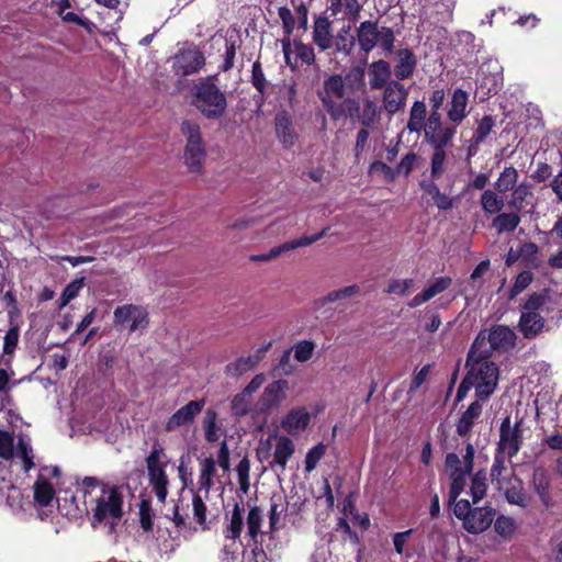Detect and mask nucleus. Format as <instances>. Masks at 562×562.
Listing matches in <instances>:
<instances>
[{
  "mask_svg": "<svg viewBox=\"0 0 562 562\" xmlns=\"http://www.w3.org/2000/svg\"><path fill=\"white\" fill-rule=\"evenodd\" d=\"M80 488L87 509L92 514V527L103 525L112 532L123 516L124 488L103 484L92 476H86Z\"/></svg>",
  "mask_w": 562,
  "mask_h": 562,
  "instance_id": "f257e3e1",
  "label": "nucleus"
},
{
  "mask_svg": "<svg viewBox=\"0 0 562 562\" xmlns=\"http://www.w3.org/2000/svg\"><path fill=\"white\" fill-rule=\"evenodd\" d=\"M467 374L458 391L457 401H462L467 393L474 389L481 400L490 397L498 383V367L491 360L485 337L479 335L468 353Z\"/></svg>",
  "mask_w": 562,
  "mask_h": 562,
  "instance_id": "f03ea898",
  "label": "nucleus"
},
{
  "mask_svg": "<svg viewBox=\"0 0 562 562\" xmlns=\"http://www.w3.org/2000/svg\"><path fill=\"white\" fill-rule=\"evenodd\" d=\"M263 518L265 515L259 507L252 506L245 517L244 509L239 504H235L224 529L225 539L235 541L240 538L241 531L246 525L245 537L249 538V541L257 543L258 537L261 533Z\"/></svg>",
  "mask_w": 562,
  "mask_h": 562,
  "instance_id": "7ed1b4c3",
  "label": "nucleus"
},
{
  "mask_svg": "<svg viewBox=\"0 0 562 562\" xmlns=\"http://www.w3.org/2000/svg\"><path fill=\"white\" fill-rule=\"evenodd\" d=\"M60 470L56 465H42L37 469V517L48 518L58 507L56 486Z\"/></svg>",
  "mask_w": 562,
  "mask_h": 562,
  "instance_id": "20e7f679",
  "label": "nucleus"
},
{
  "mask_svg": "<svg viewBox=\"0 0 562 562\" xmlns=\"http://www.w3.org/2000/svg\"><path fill=\"white\" fill-rule=\"evenodd\" d=\"M192 104L207 119L221 117L227 106L225 94L212 82L194 87Z\"/></svg>",
  "mask_w": 562,
  "mask_h": 562,
  "instance_id": "39448f33",
  "label": "nucleus"
},
{
  "mask_svg": "<svg viewBox=\"0 0 562 562\" xmlns=\"http://www.w3.org/2000/svg\"><path fill=\"white\" fill-rule=\"evenodd\" d=\"M180 131L186 138L184 164L191 172H200L206 155L201 127L196 122L188 120L181 123Z\"/></svg>",
  "mask_w": 562,
  "mask_h": 562,
  "instance_id": "423d86ee",
  "label": "nucleus"
},
{
  "mask_svg": "<svg viewBox=\"0 0 562 562\" xmlns=\"http://www.w3.org/2000/svg\"><path fill=\"white\" fill-rule=\"evenodd\" d=\"M546 302V295L532 294L524 304L519 321V330L525 338H533L543 329L544 318L542 314L547 311Z\"/></svg>",
  "mask_w": 562,
  "mask_h": 562,
  "instance_id": "0eeeda50",
  "label": "nucleus"
},
{
  "mask_svg": "<svg viewBox=\"0 0 562 562\" xmlns=\"http://www.w3.org/2000/svg\"><path fill=\"white\" fill-rule=\"evenodd\" d=\"M357 40L364 53L371 52L378 45L390 53L393 49L394 34L390 27H380L376 22L364 21L357 29Z\"/></svg>",
  "mask_w": 562,
  "mask_h": 562,
  "instance_id": "6e6552de",
  "label": "nucleus"
},
{
  "mask_svg": "<svg viewBox=\"0 0 562 562\" xmlns=\"http://www.w3.org/2000/svg\"><path fill=\"white\" fill-rule=\"evenodd\" d=\"M113 325L119 331H143L148 326V314L139 305H121L113 312Z\"/></svg>",
  "mask_w": 562,
  "mask_h": 562,
  "instance_id": "1a4fd4ad",
  "label": "nucleus"
},
{
  "mask_svg": "<svg viewBox=\"0 0 562 562\" xmlns=\"http://www.w3.org/2000/svg\"><path fill=\"white\" fill-rule=\"evenodd\" d=\"M162 458L164 450L155 447L146 459L149 483L160 503L166 501L169 483Z\"/></svg>",
  "mask_w": 562,
  "mask_h": 562,
  "instance_id": "9d476101",
  "label": "nucleus"
},
{
  "mask_svg": "<svg viewBox=\"0 0 562 562\" xmlns=\"http://www.w3.org/2000/svg\"><path fill=\"white\" fill-rule=\"evenodd\" d=\"M345 93V80L340 75H331L325 79L318 95L333 120H338L344 113L342 106L337 101L342 99Z\"/></svg>",
  "mask_w": 562,
  "mask_h": 562,
  "instance_id": "9b49d317",
  "label": "nucleus"
},
{
  "mask_svg": "<svg viewBox=\"0 0 562 562\" xmlns=\"http://www.w3.org/2000/svg\"><path fill=\"white\" fill-rule=\"evenodd\" d=\"M216 464H218L224 472H228L231 469L229 449L226 440L221 442L217 460L205 458L200 462L199 485L201 490H204L205 495L209 494L210 488L214 485Z\"/></svg>",
  "mask_w": 562,
  "mask_h": 562,
  "instance_id": "f8f14e48",
  "label": "nucleus"
},
{
  "mask_svg": "<svg viewBox=\"0 0 562 562\" xmlns=\"http://www.w3.org/2000/svg\"><path fill=\"white\" fill-rule=\"evenodd\" d=\"M0 457L3 459L13 457L25 472H29L33 468L32 447L23 440H20L14 450L13 437L8 431L0 430Z\"/></svg>",
  "mask_w": 562,
  "mask_h": 562,
  "instance_id": "ddd939ff",
  "label": "nucleus"
},
{
  "mask_svg": "<svg viewBox=\"0 0 562 562\" xmlns=\"http://www.w3.org/2000/svg\"><path fill=\"white\" fill-rule=\"evenodd\" d=\"M521 441L520 423L513 426L509 417L504 418L499 429L498 452L506 454L508 462H510L512 458L519 451Z\"/></svg>",
  "mask_w": 562,
  "mask_h": 562,
  "instance_id": "4468645a",
  "label": "nucleus"
},
{
  "mask_svg": "<svg viewBox=\"0 0 562 562\" xmlns=\"http://www.w3.org/2000/svg\"><path fill=\"white\" fill-rule=\"evenodd\" d=\"M204 64V56L199 49L187 48L173 57L172 68L177 75L188 76L198 72Z\"/></svg>",
  "mask_w": 562,
  "mask_h": 562,
  "instance_id": "2eb2a0df",
  "label": "nucleus"
},
{
  "mask_svg": "<svg viewBox=\"0 0 562 562\" xmlns=\"http://www.w3.org/2000/svg\"><path fill=\"white\" fill-rule=\"evenodd\" d=\"M204 405V400L190 401L169 417L165 426L166 430L173 431L179 427L191 425L195 417L202 412Z\"/></svg>",
  "mask_w": 562,
  "mask_h": 562,
  "instance_id": "dca6fc26",
  "label": "nucleus"
},
{
  "mask_svg": "<svg viewBox=\"0 0 562 562\" xmlns=\"http://www.w3.org/2000/svg\"><path fill=\"white\" fill-rule=\"evenodd\" d=\"M288 390L289 382L286 380L280 379L269 383L258 401L259 409L263 412L279 407L286 398Z\"/></svg>",
  "mask_w": 562,
  "mask_h": 562,
  "instance_id": "f3484780",
  "label": "nucleus"
},
{
  "mask_svg": "<svg viewBox=\"0 0 562 562\" xmlns=\"http://www.w3.org/2000/svg\"><path fill=\"white\" fill-rule=\"evenodd\" d=\"M408 91L402 83L396 80H391L385 87L383 92V108L393 115L402 110L407 100Z\"/></svg>",
  "mask_w": 562,
  "mask_h": 562,
  "instance_id": "a211bd4d",
  "label": "nucleus"
},
{
  "mask_svg": "<svg viewBox=\"0 0 562 562\" xmlns=\"http://www.w3.org/2000/svg\"><path fill=\"white\" fill-rule=\"evenodd\" d=\"M311 423V414L304 407L291 409L281 419V428L292 436L302 434Z\"/></svg>",
  "mask_w": 562,
  "mask_h": 562,
  "instance_id": "6ab92c4d",
  "label": "nucleus"
},
{
  "mask_svg": "<svg viewBox=\"0 0 562 562\" xmlns=\"http://www.w3.org/2000/svg\"><path fill=\"white\" fill-rule=\"evenodd\" d=\"M494 515L495 512L492 508H474L463 521V528L470 533H481L491 526Z\"/></svg>",
  "mask_w": 562,
  "mask_h": 562,
  "instance_id": "aec40b11",
  "label": "nucleus"
},
{
  "mask_svg": "<svg viewBox=\"0 0 562 562\" xmlns=\"http://www.w3.org/2000/svg\"><path fill=\"white\" fill-rule=\"evenodd\" d=\"M7 503L13 509L26 510L31 508L30 495L25 498L23 493L4 479L0 480V505Z\"/></svg>",
  "mask_w": 562,
  "mask_h": 562,
  "instance_id": "412c9836",
  "label": "nucleus"
},
{
  "mask_svg": "<svg viewBox=\"0 0 562 562\" xmlns=\"http://www.w3.org/2000/svg\"><path fill=\"white\" fill-rule=\"evenodd\" d=\"M276 134L284 148L294 146L297 134L294 131L292 119L285 111L279 112L274 119Z\"/></svg>",
  "mask_w": 562,
  "mask_h": 562,
  "instance_id": "4be33fe9",
  "label": "nucleus"
},
{
  "mask_svg": "<svg viewBox=\"0 0 562 562\" xmlns=\"http://www.w3.org/2000/svg\"><path fill=\"white\" fill-rule=\"evenodd\" d=\"M473 461V448L469 446L467 449V456L464 458V471L454 470L451 472V487L449 492L450 502H454L457 497L462 493L467 483V475L471 471Z\"/></svg>",
  "mask_w": 562,
  "mask_h": 562,
  "instance_id": "5701e85b",
  "label": "nucleus"
},
{
  "mask_svg": "<svg viewBox=\"0 0 562 562\" xmlns=\"http://www.w3.org/2000/svg\"><path fill=\"white\" fill-rule=\"evenodd\" d=\"M502 491L508 503L526 507L528 499L524 493L522 483L516 476H510L507 481L497 485Z\"/></svg>",
  "mask_w": 562,
  "mask_h": 562,
  "instance_id": "b1692460",
  "label": "nucleus"
},
{
  "mask_svg": "<svg viewBox=\"0 0 562 562\" xmlns=\"http://www.w3.org/2000/svg\"><path fill=\"white\" fill-rule=\"evenodd\" d=\"M451 284V279L449 277H440L432 281L429 286H427L423 292L416 294L411 302L408 303L409 307H417L425 302H428L434 296L440 294L445 290H447Z\"/></svg>",
  "mask_w": 562,
  "mask_h": 562,
  "instance_id": "393cba45",
  "label": "nucleus"
},
{
  "mask_svg": "<svg viewBox=\"0 0 562 562\" xmlns=\"http://www.w3.org/2000/svg\"><path fill=\"white\" fill-rule=\"evenodd\" d=\"M274 438L273 463L283 471L295 451V445L293 440L286 436H274Z\"/></svg>",
  "mask_w": 562,
  "mask_h": 562,
  "instance_id": "a878e982",
  "label": "nucleus"
},
{
  "mask_svg": "<svg viewBox=\"0 0 562 562\" xmlns=\"http://www.w3.org/2000/svg\"><path fill=\"white\" fill-rule=\"evenodd\" d=\"M516 335L507 326L497 325L488 333V342L492 349H508L515 345Z\"/></svg>",
  "mask_w": 562,
  "mask_h": 562,
  "instance_id": "bb28decb",
  "label": "nucleus"
},
{
  "mask_svg": "<svg viewBox=\"0 0 562 562\" xmlns=\"http://www.w3.org/2000/svg\"><path fill=\"white\" fill-rule=\"evenodd\" d=\"M369 83L372 89H381L391 80V66L385 60L373 61L368 69Z\"/></svg>",
  "mask_w": 562,
  "mask_h": 562,
  "instance_id": "cd10ccee",
  "label": "nucleus"
},
{
  "mask_svg": "<svg viewBox=\"0 0 562 562\" xmlns=\"http://www.w3.org/2000/svg\"><path fill=\"white\" fill-rule=\"evenodd\" d=\"M416 68V57L409 49H400L396 55V65L394 67L395 77L404 80L411 77Z\"/></svg>",
  "mask_w": 562,
  "mask_h": 562,
  "instance_id": "c85d7f7f",
  "label": "nucleus"
},
{
  "mask_svg": "<svg viewBox=\"0 0 562 562\" xmlns=\"http://www.w3.org/2000/svg\"><path fill=\"white\" fill-rule=\"evenodd\" d=\"M468 94L461 89H457L450 102L448 117L453 123H460L467 114Z\"/></svg>",
  "mask_w": 562,
  "mask_h": 562,
  "instance_id": "c756f323",
  "label": "nucleus"
},
{
  "mask_svg": "<svg viewBox=\"0 0 562 562\" xmlns=\"http://www.w3.org/2000/svg\"><path fill=\"white\" fill-rule=\"evenodd\" d=\"M481 413L482 405L477 401L471 403L457 424V432L462 437L469 435Z\"/></svg>",
  "mask_w": 562,
  "mask_h": 562,
  "instance_id": "7c9ffc66",
  "label": "nucleus"
},
{
  "mask_svg": "<svg viewBox=\"0 0 562 562\" xmlns=\"http://www.w3.org/2000/svg\"><path fill=\"white\" fill-rule=\"evenodd\" d=\"M313 40L322 50L331 47L330 23L326 18H321L315 21Z\"/></svg>",
  "mask_w": 562,
  "mask_h": 562,
  "instance_id": "2f4dec72",
  "label": "nucleus"
},
{
  "mask_svg": "<svg viewBox=\"0 0 562 562\" xmlns=\"http://www.w3.org/2000/svg\"><path fill=\"white\" fill-rule=\"evenodd\" d=\"M203 428L205 439L210 442L218 441L225 434L223 426L217 423L216 412L212 409H207L205 413Z\"/></svg>",
  "mask_w": 562,
  "mask_h": 562,
  "instance_id": "473e14b6",
  "label": "nucleus"
},
{
  "mask_svg": "<svg viewBox=\"0 0 562 562\" xmlns=\"http://www.w3.org/2000/svg\"><path fill=\"white\" fill-rule=\"evenodd\" d=\"M454 128L441 126L431 131L425 132V137L431 144L434 149H445L448 143L454 135Z\"/></svg>",
  "mask_w": 562,
  "mask_h": 562,
  "instance_id": "72a5a7b5",
  "label": "nucleus"
},
{
  "mask_svg": "<svg viewBox=\"0 0 562 562\" xmlns=\"http://www.w3.org/2000/svg\"><path fill=\"white\" fill-rule=\"evenodd\" d=\"M426 105L422 101H415L411 109L407 130L412 133H419L425 130Z\"/></svg>",
  "mask_w": 562,
  "mask_h": 562,
  "instance_id": "f704fd0d",
  "label": "nucleus"
},
{
  "mask_svg": "<svg viewBox=\"0 0 562 562\" xmlns=\"http://www.w3.org/2000/svg\"><path fill=\"white\" fill-rule=\"evenodd\" d=\"M506 454L497 453L494 460V463L491 469V477L492 481L495 482L497 485L507 481L510 476H514L507 468L508 459H505Z\"/></svg>",
  "mask_w": 562,
  "mask_h": 562,
  "instance_id": "c9c22d12",
  "label": "nucleus"
},
{
  "mask_svg": "<svg viewBox=\"0 0 562 562\" xmlns=\"http://www.w3.org/2000/svg\"><path fill=\"white\" fill-rule=\"evenodd\" d=\"M285 513V504L281 497L272 498L269 510L270 532H276L282 527V518Z\"/></svg>",
  "mask_w": 562,
  "mask_h": 562,
  "instance_id": "e433bc0d",
  "label": "nucleus"
},
{
  "mask_svg": "<svg viewBox=\"0 0 562 562\" xmlns=\"http://www.w3.org/2000/svg\"><path fill=\"white\" fill-rule=\"evenodd\" d=\"M380 110L374 101L367 99L363 101L362 110L358 120L364 127H373L379 122Z\"/></svg>",
  "mask_w": 562,
  "mask_h": 562,
  "instance_id": "4c0bfd02",
  "label": "nucleus"
},
{
  "mask_svg": "<svg viewBox=\"0 0 562 562\" xmlns=\"http://www.w3.org/2000/svg\"><path fill=\"white\" fill-rule=\"evenodd\" d=\"M481 206L488 214L498 213L504 206V199L493 190H485L481 195Z\"/></svg>",
  "mask_w": 562,
  "mask_h": 562,
  "instance_id": "58836bf2",
  "label": "nucleus"
},
{
  "mask_svg": "<svg viewBox=\"0 0 562 562\" xmlns=\"http://www.w3.org/2000/svg\"><path fill=\"white\" fill-rule=\"evenodd\" d=\"M255 369L254 361L249 357H240L225 367V373L231 378H239Z\"/></svg>",
  "mask_w": 562,
  "mask_h": 562,
  "instance_id": "ea45409f",
  "label": "nucleus"
},
{
  "mask_svg": "<svg viewBox=\"0 0 562 562\" xmlns=\"http://www.w3.org/2000/svg\"><path fill=\"white\" fill-rule=\"evenodd\" d=\"M517 529L515 519L508 516L501 515L495 519L494 530L504 540H510Z\"/></svg>",
  "mask_w": 562,
  "mask_h": 562,
  "instance_id": "a19ab883",
  "label": "nucleus"
},
{
  "mask_svg": "<svg viewBox=\"0 0 562 562\" xmlns=\"http://www.w3.org/2000/svg\"><path fill=\"white\" fill-rule=\"evenodd\" d=\"M518 180V172L514 167L505 168L495 182L498 192L504 193L515 188Z\"/></svg>",
  "mask_w": 562,
  "mask_h": 562,
  "instance_id": "79ce46f5",
  "label": "nucleus"
},
{
  "mask_svg": "<svg viewBox=\"0 0 562 562\" xmlns=\"http://www.w3.org/2000/svg\"><path fill=\"white\" fill-rule=\"evenodd\" d=\"M326 450H327V446L321 442V443L312 447L307 451V453L305 456V460H304L305 472L311 473L312 471H314L316 469L318 462L325 456Z\"/></svg>",
  "mask_w": 562,
  "mask_h": 562,
  "instance_id": "37998d69",
  "label": "nucleus"
},
{
  "mask_svg": "<svg viewBox=\"0 0 562 562\" xmlns=\"http://www.w3.org/2000/svg\"><path fill=\"white\" fill-rule=\"evenodd\" d=\"M519 223V216L514 213H502L493 221V225L497 228L498 233L513 232Z\"/></svg>",
  "mask_w": 562,
  "mask_h": 562,
  "instance_id": "c03bdc74",
  "label": "nucleus"
},
{
  "mask_svg": "<svg viewBox=\"0 0 562 562\" xmlns=\"http://www.w3.org/2000/svg\"><path fill=\"white\" fill-rule=\"evenodd\" d=\"M355 46V38L350 35V26L342 27L337 34L335 48L345 55H350Z\"/></svg>",
  "mask_w": 562,
  "mask_h": 562,
  "instance_id": "a18cd8bd",
  "label": "nucleus"
},
{
  "mask_svg": "<svg viewBox=\"0 0 562 562\" xmlns=\"http://www.w3.org/2000/svg\"><path fill=\"white\" fill-rule=\"evenodd\" d=\"M252 397L240 392L232 400V412L235 416H245L250 412Z\"/></svg>",
  "mask_w": 562,
  "mask_h": 562,
  "instance_id": "49530a36",
  "label": "nucleus"
},
{
  "mask_svg": "<svg viewBox=\"0 0 562 562\" xmlns=\"http://www.w3.org/2000/svg\"><path fill=\"white\" fill-rule=\"evenodd\" d=\"M486 474L483 472H477L472 479V484L470 488L472 501L474 504L484 497L486 493Z\"/></svg>",
  "mask_w": 562,
  "mask_h": 562,
  "instance_id": "de8ad7c7",
  "label": "nucleus"
},
{
  "mask_svg": "<svg viewBox=\"0 0 562 562\" xmlns=\"http://www.w3.org/2000/svg\"><path fill=\"white\" fill-rule=\"evenodd\" d=\"M83 278L75 279L65 288L59 303V308L65 307L71 300L77 297L80 290L83 288Z\"/></svg>",
  "mask_w": 562,
  "mask_h": 562,
  "instance_id": "09e8293b",
  "label": "nucleus"
},
{
  "mask_svg": "<svg viewBox=\"0 0 562 562\" xmlns=\"http://www.w3.org/2000/svg\"><path fill=\"white\" fill-rule=\"evenodd\" d=\"M315 345L311 340H301L293 347L294 359L299 362L308 361L314 352Z\"/></svg>",
  "mask_w": 562,
  "mask_h": 562,
  "instance_id": "8fccbe9b",
  "label": "nucleus"
},
{
  "mask_svg": "<svg viewBox=\"0 0 562 562\" xmlns=\"http://www.w3.org/2000/svg\"><path fill=\"white\" fill-rule=\"evenodd\" d=\"M431 177L439 179L446 171V151L445 149H434L431 157Z\"/></svg>",
  "mask_w": 562,
  "mask_h": 562,
  "instance_id": "3c124183",
  "label": "nucleus"
},
{
  "mask_svg": "<svg viewBox=\"0 0 562 562\" xmlns=\"http://www.w3.org/2000/svg\"><path fill=\"white\" fill-rule=\"evenodd\" d=\"M249 472H250V462L245 457L236 465V473H237V477H238V483H239L240 490L244 491L245 493L248 491L249 485H250V483H249Z\"/></svg>",
  "mask_w": 562,
  "mask_h": 562,
  "instance_id": "603ef678",
  "label": "nucleus"
},
{
  "mask_svg": "<svg viewBox=\"0 0 562 562\" xmlns=\"http://www.w3.org/2000/svg\"><path fill=\"white\" fill-rule=\"evenodd\" d=\"M192 510L194 519L204 529L206 522V506L199 494L193 493L192 495Z\"/></svg>",
  "mask_w": 562,
  "mask_h": 562,
  "instance_id": "864d4df0",
  "label": "nucleus"
},
{
  "mask_svg": "<svg viewBox=\"0 0 562 562\" xmlns=\"http://www.w3.org/2000/svg\"><path fill=\"white\" fill-rule=\"evenodd\" d=\"M57 13L60 16V19L66 23L76 24L82 27H89L90 22L87 19H85L80 13L70 11V9L66 11L64 9H59L57 10Z\"/></svg>",
  "mask_w": 562,
  "mask_h": 562,
  "instance_id": "5fc2aeb1",
  "label": "nucleus"
},
{
  "mask_svg": "<svg viewBox=\"0 0 562 562\" xmlns=\"http://www.w3.org/2000/svg\"><path fill=\"white\" fill-rule=\"evenodd\" d=\"M328 229L329 228L327 227V228H324L322 232H319L317 234H314V235H311V236H301L300 238L290 240L289 241V246H290L291 250H294V249L300 248V247L310 246V245L318 241L321 238H323L327 234Z\"/></svg>",
  "mask_w": 562,
  "mask_h": 562,
  "instance_id": "6e6d98bb",
  "label": "nucleus"
},
{
  "mask_svg": "<svg viewBox=\"0 0 562 562\" xmlns=\"http://www.w3.org/2000/svg\"><path fill=\"white\" fill-rule=\"evenodd\" d=\"M533 486L536 492L543 498L549 488V477L544 470L537 469L533 472Z\"/></svg>",
  "mask_w": 562,
  "mask_h": 562,
  "instance_id": "4d7b16f0",
  "label": "nucleus"
},
{
  "mask_svg": "<svg viewBox=\"0 0 562 562\" xmlns=\"http://www.w3.org/2000/svg\"><path fill=\"white\" fill-rule=\"evenodd\" d=\"M358 292H359V288L357 285H348L346 288H342L339 290H334V291L329 292L326 295L325 301L326 302L342 301V300H346V299L357 294Z\"/></svg>",
  "mask_w": 562,
  "mask_h": 562,
  "instance_id": "13d9d810",
  "label": "nucleus"
},
{
  "mask_svg": "<svg viewBox=\"0 0 562 562\" xmlns=\"http://www.w3.org/2000/svg\"><path fill=\"white\" fill-rule=\"evenodd\" d=\"M529 194H530V190L525 184H520V186L514 188V191L512 193L510 205L517 211L522 210L524 201H525L526 196Z\"/></svg>",
  "mask_w": 562,
  "mask_h": 562,
  "instance_id": "bf43d9fd",
  "label": "nucleus"
},
{
  "mask_svg": "<svg viewBox=\"0 0 562 562\" xmlns=\"http://www.w3.org/2000/svg\"><path fill=\"white\" fill-rule=\"evenodd\" d=\"M533 277L530 271H522L516 278L514 286L510 290V296L515 297L522 292L532 281Z\"/></svg>",
  "mask_w": 562,
  "mask_h": 562,
  "instance_id": "052dcab7",
  "label": "nucleus"
},
{
  "mask_svg": "<svg viewBox=\"0 0 562 562\" xmlns=\"http://www.w3.org/2000/svg\"><path fill=\"white\" fill-rule=\"evenodd\" d=\"M294 53L303 63L311 65L315 60L314 49L303 43H294Z\"/></svg>",
  "mask_w": 562,
  "mask_h": 562,
  "instance_id": "680f3d73",
  "label": "nucleus"
},
{
  "mask_svg": "<svg viewBox=\"0 0 562 562\" xmlns=\"http://www.w3.org/2000/svg\"><path fill=\"white\" fill-rule=\"evenodd\" d=\"M414 281L412 279L394 280L387 286V293L405 295L409 292Z\"/></svg>",
  "mask_w": 562,
  "mask_h": 562,
  "instance_id": "e2e57ef3",
  "label": "nucleus"
},
{
  "mask_svg": "<svg viewBox=\"0 0 562 562\" xmlns=\"http://www.w3.org/2000/svg\"><path fill=\"white\" fill-rule=\"evenodd\" d=\"M412 533H413V530L409 529V530L402 531V532H395L393 535V537H392L393 546H394V550L397 554L404 553L405 547H406Z\"/></svg>",
  "mask_w": 562,
  "mask_h": 562,
  "instance_id": "0e129e2a",
  "label": "nucleus"
},
{
  "mask_svg": "<svg viewBox=\"0 0 562 562\" xmlns=\"http://www.w3.org/2000/svg\"><path fill=\"white\" fill-rule=\"evenodd\" d=\"M252 85L260 92H263L267 86V81L259 63H255L252 65Z\"/></svg>",
  "mask_w": 562,
  "mask_h": 562,
  "instance_id": "69168bd1",
  "label": "nucleus"
},
{
  "mask_svg": "<svg viewBox=\"0 0 562 562\" xmlns=\"http://www.w3.org/2000/svg\"><path fill=\"white\" fill-rule=\"evenodd\" d=\"M472 508L468 499H460L454 503L453 514L457 518L461 519L462 522L470 515Z\"/></svg>",
  "mask_w": 562,
  "mask_h": 562,
  "instance_id": "338daca9",
  "label": "nucleus"
},
{
  "mask_svg": "<svg viewBox=\"0 0 562 562\" xmlns=\"http://www.w3.org/2000/svg\"><path fill=\"white\" fill-rule=\"evenodd\" d=\"M19 339V331L16 327H12L8 330L4 336L3 350L5 353H10L14 350Z\"/></svg>",
  "mask_w": 562,
  "mask_h": 562,
  "instance_id": "774afa93",
  "label": "nucleus"
}]
</instances>
